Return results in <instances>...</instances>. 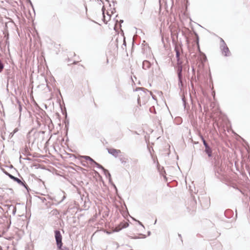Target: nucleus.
<instances>
[{
	"instance_id": "obj_7",
	"label": "nucleus",
	"mask_w": 250,
	"mask_h": 250,
	"mask_svg": "<svg viewBox=\"0 0 250 250\" xmlns=\"http://www.w3.org/2000/svg\"><path fill=\"white\" fill-rule=\"evenodd\" d=\"M204 151L208 157H211L212 156V149L208 145L205 146Z\"/></svg>"
},
{
	"instance_id": "obj_1",
	"label": "nucleus",
	"mask_w": 250,
	"mask_h": 250,
	"mask_svg": "<svg viewBox=\"0 0 250 250\" xmlns=\"http://www.w3.org/2000/svg\"><path fill=\"white\" fill-rule=\"evenodd\" d=\"M54 233L56 245L58 249H59V250H69V249L66 247H62V238L60 231L59 230H55L54 231Z\"/></svg>"
},
{
	"instance_id": "obj_17",
	"label": "nucleus",
	"mask_w": 250,
	"mask_h": 250,
	"mask_svg": "<svg viewBox=\"0 0 250 250\" xmlns=\"http://www.w3.org/2000/svg\"><path fill=\"white\" fill-rule=\"evenodd\" d=\"M21 185L22 186L27 190L28 192L29 191L30 189L24 181H23V184H21Z\"/></svg>"
},
{
	"instance_id": "obj_27",
	"label": "nucleus",
	"mask_w": 250,
	"mask_h": 250,
	"mask_svg": "<svg viewBox=\"0 0 250 250\" xmlns=\"http://www.w3.org/2000/svg\"><path fill=\"white\" fill-rule=\"evenodd\" d=\"M19 110L20 112H21L22 110L21 105L20 103H19Z\"/></svg>"
},
{
	"instance_id": "obj_2",
	"label": "nucleus",
	"mask_w": 250,
	"mask_h": 250,
	"mask_svg": "<svg viewBox=\"0 0 250 250\" xmlns=\"http://www.w3.org/2000/svg\"><path fill=\"white\" fill-rule=\"evenodd\" d=\"M81 158L84 159L86 161H89L90 162V164L92 166L95 165L97 168L98 167H102V166L97 163L92 158H91L90 156H81Z\"/></svg>"
},
{
	"instance_id": "obj_14",
	"label": "nucleus",
	"mask_w": 250,
	"mask_h": 250,
	"mask_svg": "<svg viewBox=\"0 0 250 250\" xmlns=\"http://www.w3.org/2000/svg\"><path fill=\"white\" fill-rule=\"evenodd\" d=\"M120 161L122 164L125 165L127 163V159L124 157L120 158Z\"/></svg>"
},
{
	"instance_id": "obj_22",
	"label": "nucleus",
	"mask_w": 250,
	"mask_h": 250,
	"mask_svg": "<svg viewBox=\"0 0 250 250\" xmlns=\"http://www.w3.org/2000/svg\"><path fill=\"white\" fill-rule=\"evenodd\" d=\"M65 198V196L64 195L62 197V199L60 201H59V202H58L57 203L55 204V205L56 206H57L59 204H60V203H61L63 201V200Z\"/></svg>"
},
{
	"instance_id": "obj_38",
	"label": "nucleus",
	"mask_w": 250,
	"mask_h": 250,
	"mask_svg": "<svg viewBox=\"0 0 250 250\" xmlns=\"http://www.w3.org/2000/svg\"><path fill=\"white\" fill-rule=\"evenodd\" d=\"M150 233H151L150 231H148V235H150Z\"/></svg>"
},
{
	"instance_id": "obj_40",
	"label": "nucleus",
	"mask_w": 250,
	"mask_h": 250,
	"mask_svg": "<svg viewBox=\"0 0 250 250\" xmlns=\"http://www.w3.org/2000/svg\"><path fill=\"white\" fill-rule=\"evenodd\" d=\"M178 236H179V237L181 238V234H179Z\"/></svg>"
},
{
	"instance_id": "obj_5",
	"label": "nucleus",
	"mask_w": 250,
	"mask_h": 250,
	"mask_svg": "<svg viewBox=\"0 0 250 250\" xmlns=\"http://www.w3.org/2000/svg\"><path fill=\"white\" fill-rule=\"evenodd\" d=\"M129 224L127 222H122L120 224V225L118 227L115 228L114 231L118 232L122 229L127 228Z\"/></svg>"
},
{
	"instance_id": "obj_26",
	"label": "nucleus",
	"mask_w": 250,
	"mask_h": 250,
	"mask_svg": "<svg viewBox=\"0 0 250 250\" xmlns=\"http://www.w3.org/2000/svg\"><path fill=\"white\" fill-rule=\"evenodd\" d=\"M13 211H12V213L13 214L15 215L16 214V208L15 207H13Z\"/></svg>"
},
{
	"instance_id": "obj_25",
	"label": "nucleus",
	"mask_w": 250,
	"mask_h": 250,
	"mask_svg": "<svg viewBox=\"0 0 250 250\" xmlns=\"http://www.w3.org/2000/svg\"><path fill=\"white\" fill-rule=\"evenodd\" d=\"M2 171H3V172L7 176H9V175H10V173H8V172H7L3 168H2L1 169Z\"/></svg>"
},
{
	"instance_id": "obj_11",
	"label": "nucleus",
	"mask_w": 250,
	"mask_h": 250,
	"mask_svg": "<svg viewBox=\"0 0 250 250\" xmlns=\"http://www.w3.org/2000/svg\"><path fill=\"white\" fill-rule=\"evenodd\" d=\"M178 87L182 90L183 86L184 83L183 82V77H178Z\"/></svg>"
},
{
	"instance_id": "obj_29",
	"label": "nucleus",
	"mask_w": 250,
	"mask_h": 250,
	"mask_svg": "<svg viewBox=\"0 0 250 250\" xmlns=\"http://www.w3.org/2000/svg\"><path fill=\"white\" fill-rule=\"evenodd\" d=\"M192 74H195V70L194 67H192Z\"/></svg>"
},
{
	"instance_id": "obj_31",
	"label": "nucleus",
	"mask_w": 250,
	"mask_h": 250,
	"mask_svg": "<svg viewBox=\"0 0 250 250\" xmlns=\"http://www.w3.org/2000/svg\"><path fill=\"white\" fill-rule=\"evenodd\" d=\"M28 151V147H25L24 148V151H25V152H27Z\"/></svg>"
},
{
	"instance_id": "obj_8",
	"label": "nucleus",
	"mask_w": 250,
	"mask_h": 250,
	"mask_svg": "<svg viewBox=\"0 0 250 250\" xmlns=\"http://www.w3.org/2000/svg\"><path fill=\"white\" fill-rule=\"evenodd\" d=\"M180 49L181 47H179L177 44H175L174 46V51L176 52V59H180Z\"/></svg>"
},
{
	"instance_id": "obj_3",
	"label": "nucleus",
	"mask_w": 250,
	"mask_h": 250,
	"mask_svg": "<svg viewBox=\"0 0 250 250\" xmlns=\"http://www.w3.org/2000/svg\"><path fill=\"white\" fill-rule=\"evenodd\" d=\"M107 152L109 154L112 155L115 158L118 157L119 154L121 153L120 149H117L113 148H107Z\"/></svg>"
},
{
	"instance_id": "obj_20",
	"label": "nucleus",
	"mask_w": 250,
	"mask_h": 250,
	"mask_svg": "<svg viewBox=\"0 0 250 250\" xmlns=\"http://www.w3.org/2000/svg\"><path fill=\"white\" fill-rule=\"evenodd\" d=\"M3 67H4L3 64L2 63L1 61L0 60V72H1L2 71V69H3Z\"/></svg>"
},
{
	"instance_id": "obj_32",
	"label": "nucleus",
	"mask_w": 250,
	"mask_h": 250,
	"mask_svg": "<svg viewBox=\"0 0 250 250\" xmlns=\"http://www.w3.org/2000/svg\"><path fill=\"white\" fill-rule=\"evenodd\" d=\"M123 45H125V46H126V42H125V39L124 38V43H123Z\"/></svg>"
},
{
	"instance_id": "obj_28",
	"label": "nucleus",
	"mask_w": 250,
	"mask_h": 250,
	"mask_svg": "<svg viewBox=\"0 0 250 250\" xmlns=\"http://www.w3.org/2000/svg\"><path fill=\"white\" fill-rule=\"evenodd\" d=\"M86 163L87 162L86 161L82 162V165L84 167H86Z\"/></svg>"
},
{
	"instance_id": "obj_18",
	"label": "nucleus",
	"mask_w": 250,
	"mask_h": 250,
	"mask_svg": "<svg viewBox=\"0 0 250 250\" xmlns=\"http://www.w3.org/2000/svg\"><path fill=\"white\" fill-rule=\"evenodd\" d=\"M201 138V140L203 142V145L205 146H207L208 145V144L207 143L206 141L205 140V139H204V138L203 137V136L202 135H201L200 136Z\"/></svg>"
},
{
	"instance_id": "obj_16",
	"label": "nucleus",
	"mask_w": 250,
	"mask_h": 250,
	"mask_svg": "<svg viewBox=\"0 0 250 250\" xmlns=\"http://www.w3.org/2000/svg\"><path fill=\"white\" fill-rule=\"evenodd\" d=\"M177 60V64L176 66H183V62L180 60V59H176Z\"/></svg>"
},
{
	"instance_id": "obj_23",
	"label": "nucleus",
	"mask_w": 250,
	"mask_h": 250,
	"mask_svg": "<svg viewBox=\"0 0 250 250\" xmlns=\"http://www.w3.org/2000/svg\"><path fill=\"white\" fill-rule=\"evenodd\" d=\"M8 177L12 180L15 181V180L16 179V178L17 177L14 176L13 175H11V174H10V175H9Z\"/></svg>"
},
{
	"instance_id": "obj_43",
	"label": "nucleus",
	"mask_w": 250,
	"mask_h": 250,
	"mask_svg": "<svg viewBox=\"0 0 250 250\" xmlns=\"http://www.w3.org/2000/svg\"><path fill=\"white\" fill-rule=\"evenodd\" d=\"M157 222V220H155V222H154V224H155Z\"/></svg>"
},
{
	"instance_id": "obj_4",
	"label": "nucleus",
	"mask_w": 250,
	"mask_h": 250,
	"mask_svg": "<svg viewBox=\"0 0 250 250\" xmlns=\"http://www.w3.org/2000/svg\"><path fill=\"white\" fill-rule=\"evenodd\" d=\"M222 53L225 56L228 57L230 55V52L227 45H220Z\"/></svg>"
},
{
	"instance_id": "obj_35",
	"label": "nucleus",
	"mask_w": 250,
	"mask_h": 250,
	"mask_svg": "<svg viewBox=\"0 0 250 250\" xmlns=\"http://www.w3.org/2000/svg\"><path fill=\"white\" fill-rule=\"evenodd\" d=\"M27 0L30 2V4H31V5H32V6H33L32 4V2H31V0Z\"/></svg>"
},
{
	"instance_id": "obj_41",
	"label": "nucleus",
	"mask_w": 250,
	"mask_h": 250,
	"mask_svg": "<svg viewBox=\"0 0 250 250\" xmlns=\"http://www.w3.org/2000/svg\"><path fill=\"white\" fill-rule=\"evenodd\" d=\"M139 100H140V97L138 98V102H139Z\"/></svg>"
},
{
	"instance_id": "obj_6",
	"label": "nucleus",
	"mask_w": 250,
	"mask_h": 250,
	"mask_svg": "<svg viewBox=\"0 0 250 250\" xmlns=\"http://www.w3.org/2000/svg\"><path fill=\"white\" fill-rule=\"evenodd\" d=\"M151 63L147 60H145L143 62L142 68L144 70H147L150 68Z\"/></svg>"
},
{
	"instance_id": "obj_30",
	"label": "nucleus",
	"mask_w": 250,
	"mask_h": 250,
	"mask_svg": "<svg viewBox=\"0 0 250 250\" xmlns=\"http://www.w3.org/2000/svg\"><path fill=\"white\" fill-rule=\"evenodd\" d=\"M150 75H154V71H153V69H152L151 70V71L150 72Z\"/></svg>"
},
{
	"instance_id": "obj_19",
	"label": "nucleus",
	"mask_w": 250,
	"mask_h": 250,
	"mask_svg": "<svg viewBox=\"0 0 250 250\" xmlns=\"http://www.w3.org/2000/svg\"><path fill=\"white\" fill-rule=\"evenodd\" d=\"M15 182H16L17 183H18L19 185H21V184H23V181H22L20 179L18 178H16V179L14 181Z\"/></svg>"
},
{
	"instance_id": "obj_24",
	"label": "nucleus",
	"mask_w": 250,
	"mask_h": 250,
	"mask_svg": "<svg viewBox=\"0 0 250 250\" xmlns=\"http://www.w3.org/2000/svg\"><path fill=\"white\" fill-rule=\"evenodd\" d=\"M220 41H221V45H226L225 41L223 40V39L222 38H220Z\"/></svg>"
},
{
	"instance_id": "obj_13",
	"label": "nucleus",
	"mask_w": 250,
	"mask_h": 250,
	"mask_svg": "<svg viewBox=\"0 0 250 250\" xmlns=\"http://www.w3.org/2000/svg\"><path fill=\"white\" fill-rule=\"evenodd\" d=\"M141 90L142 92L140 93V94H144L146 92V91H147V92H149L148 90H147L146 89H145L144 88H143V87H139V88H136V91H140Z\"/></svg>"
},
{
	"instance_id": "obj_15",
	"label": "nucleus",
	"mask_w": 250,
	"mask_h": 250,
	"mask_svg": "<svg viewBox=\"0 0 250 250\" xmlns=\"http://www.w3.org/2000/svg\"><path fill=\"white\" fill-rule=\"evenodd\" d=\"M182 100L183 106L184 107V109H187V106H187V103L186 102V99H185L184 96H183L182 98Z\"/></svg>"
},
{
	"instance_id": "obj_12",
	"label": "nucleus",
	"mask_w": 250,
	"mask_h": 250,
	"mask_svg": "<svg viewBox=\"0 0 250 250\" xmlns=\"http://www.w3.org/2000/svg\"><path fill=\"white\" fill-rule=\"evenodd\" d=\"M190 81L191 85L192 87H193V82H196L195 74H192Z\"/></svg>"
},
{
	"instance_id": "obj_37",
	"label": "nucleus",
	"mask_w": 250,
	"mask_h": 250,
	"mask_svg": "<svg viewBox=\"0 0 250 250\" xmlns=\"http://www.w3.org/2000/svg\"><path fill=\"white\" fill-rule=\"evenodd\" d=\"M123 21H123V20H121L120 21V23H123Z\"/></svg>"
},
{
	"instance_id": "obj_42",
	"label": "nucleus",
	"mask_w": 250,
	"mask_h": 250,
	"mask_svg": "<svg viewBox=\"0 0 250 250\" xmlns=\"http://www.w3.org/2000/svg\"><path fill=\"white\" fill-rule=\"evenodd\" d=\"M214 167H217V164L215 163V165H214Z\"/></svg>"
},
{
	"instance_id": "obj_10",
	"label": "nucleus",
	"mask_w": 250,
	"mask_h": 250,
	"mask_svg": "<svg viewBox=\"0 0 250 250\" xmlns=\"http://www.w3.org/2000/svg\"><path fill=\"white\" fill-rule=\"evenodd\" d=\"M175 68L177 70V73L178 77H183L182 70L183 66H175Z\"/></svg>"
},
{
	"instance_id": "obj_21",
	"label": "nucleus",
	"mask_w": 250,
	"mask_h": 250,
	"mask_svg": "<svg viewBox=\"0 0 250 250\" xmlns=\"http://www.w3.org/2000/svg\"><path fill=\"white\" fill-rule=\"evenodd\" d=\"M19 130L18 128H16L14 129V130H13V131L12 132H11L10 133V134L12 135V136H13L14 134L15 133H16Z\"/></svg>"
},
{
	"instance_id": "obj_9",
	"label": "nucleus",
	"mask_w": 250,
	"mask_h": 250,
	"mask_svg": "<svg viewBox=\"0 0 250 250\" xmlns=\"http://www.w3.org/2000/svg\"><path fill=\"white\" fill-rule=\"evenodd\" d=\"M98 168H100V169H101L103 171V172H104V174H105V176L106 177L109 178V180H110L111 174H110V173H109V171L107 169L104 168L103 166H102V167H98Z\"/></svg>"
},
{
	"instance_id": "obj_33",
	"label": "nucleus",
	"mask_w": 250,
	"mask_h": 250,
	"mask_svg": "<svg viewBox=\"0 0 250 250\" xmlns=\"http://www.w3.org/2000/svg\"><path fill=\"white\" fill-rule=\"evenodd\" d=\"M138 222H139V225H141L142 226H143L144 227V226L141 222H140V221H138Z\"/></svg>"
},
{
	"instance_id": "obj_34",
	"label": "nucleus",
	"mask_w": 250,
	"mask_h": 250,
	"mask_svg": "<svg viewBox=\"0 0 250 250\" xmlns=\"http://www.w3.org/2000/svg\"><path fill=\"white\" fill-rule=\"evenodd\" d=\"M42 202H43L45 200H46V199H45V198H42Z\"/></svg>"
},
{
	"instance_id": "obj_39",
	"label": "nucleus",
	"mask_w": 250,
	"mask_h": 250,
	"mask_svg": "<svg viewBox=\"0 0 250 250\" xmlns=\"http://www.w3.org/2000/svg\"><path fill=\"white\" fill-rule=\"evenodd\" d=\"M134 162H135V163H137V162H138V160H135L134 161Z\"/></svg>"
},
{
	"instance_id": "obj_44",
	"label": "nucleus",
	"mask_w": 250,
	"mask_h": 250,
	"mask_svg": "<svg viewBox=\"0 0 250 250\" xmlns=\"http://www.w3.org/2000/svg\"><path fill=\"white\" fill-rule=\"evenodd\" d=\"M114 186L115 188L116 189V187H115V185H114Z\"/></svg>"
},
{
	"instance_id": "obj_36",
	"label": "nucleus",
	"mask_w": 250,
	"mask_h": 250,
	"mask_svg": "<svg viewBox=\"0 0 250 250\" xmlns=\"http://www.w3.org/2000/svg\"><path fill=\"white\" fill-rule=\"evenodd\" d=\"M27 0L30 2V4H31V5H32V6H33L32 4V2H31V0Z\"/></svg>"
}]
</instances>
